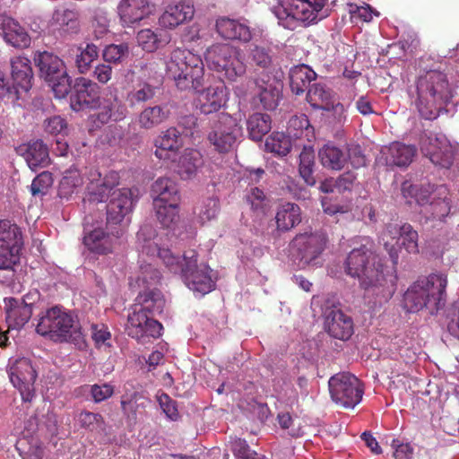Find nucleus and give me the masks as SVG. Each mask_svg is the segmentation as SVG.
<instances>
[{
  "label": "nucleus",
  "instance_id": "7",
  "mask_svg": "<svg viewBox=\"0 0 459 459\" xmlns=\"http://www.w3.org/2000/svg\"><path fill=\"white\" fill-rule=\"evenodd\" d=\"M36 332L55 342L83 341V333L77 316L58 307L46 311L36 325Z\"/></svg>",
  "mask_w": 459,
  "mask_h": 459
},
{
  "label": "nucleus",
  "instance_id": "29",
  "mask_svg": "<svg viewBox=\"0 0 459 459\" xmlns=\"http://www.w3.org/2000/svg\"><path fill=\"white\" fill-rule=\"evenodd\" d=\"M197 107L204 114H211L218 111L226 102L225 88L222 85L209 86L204 90L199 88Z\"/></svg>",
  "mask_w": 459,
  "mask_h": 459
},
{
  "label": "nucleus",
  "instance_id": "55",
  "mask_svg": "<svg viewBox=\"0 0 459 459\" xmlns=\"http://www.w3.org/2000/svg\"><path fill=\"white\" fill-rule=\"evenodd\" d=\"M21 251L0 245V271H8L13 275V266L20 261Z\"/></svg>",
  "mask_w": 459,
  "mask_h": 459
},
{
  "label": "nucleus",
  "instance_id": "9",
  "mask_svg": "<svg viewBox=\"0 0 459 459\" xmlns=\"http://www.w3.org/2000/svg\"><path fill=\"white\" fill-rule=\"evenodd\" d=\"M325 4L326 0H283L278 1L272 11L280 25L294 30L299 22L316 21Z\"/></svg>",
  "mask_w": 459,
  "mask_h": 459
},
{
  "label": "nucleus",
  "instance_id": "35",
  "mask_svg": "<svg viewBox=\"0 0 459 459\" xmlns=\"http://www.w3.org/2000/svg\"><path fill=\"white\" fill-rule=\"evenodd\" d=\"M136 301L135 306L141 310H145L151 316L160 315L166 306V299L157 288L143 290L138 294Z\"/></svg>",
  "mask_w": 459,
  "mask_h": 459
},
{
  "label": "nucleus",
  "instance_id": "33",
  "mask_svg": "<svg viewBox=\"0 0 459 459\" xmlns=\"http://www.w3.org/2000/svg\"><path fill=\"white\" fill-rule=\"evenodd\" d=\"M150 12L149 0H122L118 4V15L126 25L140 22Z\"/></svg>",
  "mask_w": 459,
  "mask_h": 459
},
{
  "label": "nucleus",
  "instance_id": "43",
  "mask_svg": "<svg viewBox=\"0 0 459 459\" xmlns=\"http://www.w3.org/2000/svg\"><path fill=\"white\" fill-rule=\"evenodd\" d=\"M306 98L313 108L324 109L335 98V93L326 85L316 82L308 88Z\"/></svg>",
  "mask_w": 459,
  "mask_h": 459
},
{
  "label": "nucleus",
  "instance_id": "16",
  "mask_svg": "<svg viewBox=\"0 0 459 459\" xmlns=\"http://www.w3.org/2000/svg\"><path fill=\"white\" fill-rule=\"evenodd\" d=\"M9 377L24 402H31L34 397V384L37 372L27 358L17 359L9 369Z\"/></svg>",
  "mask_w": 459,
  "mask_h": 459
},
{
  "label": "nucleus",
  "instance_id": "25",
  "mask_svg": "<svg viewBox=\"0 0 459 459\" xmlns=\"http://www.w3.org/2000/svg\"><path fill=\"white\" fill-rule=\"evenodd\" d=\"M15 150L18 155L25 159L31 169L44 167L49 163L48 149L42 140L20 144Z\"/></svg>",
  "mask_w": 459,
  "mask_h": 459
},
{
  "label": "nucleus",
  "instance_id": "46",
  "mask_svg": "<svg viewBox=\"0 0 459 459\" xmlns=\"http://www.w3.org/2000/svg\"><path fill=\"white\" fill-rule=\"evenodd\" d=\"M156 217L164 228H170L179 218V203H153Z\"/></svg>",
  "mask_w": 459,
  "mask_h": 459
},
{
  "label": "nucleus",
  "instance_id": "38",
  "mask_svg": "<svg viewBox=\"0 0 459 459\" xmlns=\"http://www.w3.org/2000/svg\"><path fill=\"white\" fill-rule=\"evenodd\" d=\"M0 245L22 250L23 235L21 228L10 220H0Z\"/></svg>",
  "mask_w": 459,
  "mask_h": 459
},
{
  "label": "nucleus",
  "instance_id": "13",
  "mask_svg": "<svg viewBox=\"0 0 459 459\" xmlns=\"http://www.w3.org/2000/svg\"><path fill=\"white\" fill-rule=\"evenodd\" d=\"M420 147L436 166L447 169L452 165L454 150L444 135L426 131L420 135Z\"/></svg>",
  "mask_w": 459,
  "mask_h": 459
},
{
  "label": "nucleus",
  "instance_id": "6",
  "mask_svg": "<svg viewBox=\"0 0 459 459\" xmlns=\"http://www.w3.org/2000/svg\"><path fill=\"white\" fill-rule=\"evenodd\" d=\"M204 61L187 49L173 50L166 62V74L182 91L204 87Z\"/></svg>",
  "mask_w": 459,
  "mask_h": 459
},
{
  "label": "nucleus",
  "instance_id": "44",
  "mask_svg": "<svg viewBox=\"0 0 459 459\" xmlns=\"http://www.w3.org/2000/svg\"><path fill=\"white\" fill-rule=\"evenodd\" d=\"M156 88L145 82L136 83L126 92V100L129 107H138L154 98Z\"/></svg>",
  "mask_w": 459,
  "mask_h": 459
},
{
  "label": "nucleus",
  "instance_id": "36",
  "mask_svg": "<svg viewBox=\"0 0 459 459\" xmlns=\"http://www.w3.org/2000/svg\"><path fill=\"white\" fill-rule=\"evenodd\" d=\"M276 229L289 231L301 222L300 208L295 203H283L276 210Z\"/></svg>",
  "mask_w": 459,
  "mask_h": 459
},
{
  "label": "nucleus",
  "instance_id": "20",
  "mask_svg": "<svg viewBox=\"0 0 459 459\" xmlns=\"http://www.w3.org/2000/svg\"><path fill=\"white\" fill-rule=\"evenodd\" d=\"M450 210L451 194L449 189L444 184L436 185L431 202L421 212L427 221H444V219L450 213Z\"/></svg>",
  "mask_w": 459,
  "mask_h": 459
},
{
  "label": "nucleus",
  "instance_id": "14",
  "mask_svg": "<svg viewBox=\"0 0 459 459\" xmlns=\"http://www.w3.org/2000/svg\"><path fill=\"white\" fill-rule=\"evenodd\" d=\"M70 106L74 111L100 107V86L91 79L78 77L71 85Z\"/></svg>",
  "mask_w": 459,
  "mask_h": 459
},
{
  "label": "nucleus",
  "instance_id": "22",
  "mask_svg": "<svg viewBox=\"0 0 459 459\" xmlns=\"http://www.w3.org/2000/svg\"><path fill=\"white\" fill-rule=\"evenodd\" d=\"M195 15V6L189 1H181L167 6L159 22L166 28H176L191 20Z\"/></svg>",
  "mask_w": 459,
  "mask_h": 459
},
{
  "label": "nucleus",
  "instance_id": "41",
  "mask_svg": "<svg viewBox=\"0 0 459 459\" xmlns=\"http://www.w3.org/2000/svg\"><path fill=\"white\" fill-rule=\"evenodd\" d=\"M127 114L126 107L121 100L115 98L106 100L96 115V121L107 125L109 121H123Z\"/></svg>",
  "mask_w": 459,
  "mask_h": 459
},
{
  "label": "nucleus",
  "instance_id": "49",
  "mask_svg": "<svg viewBox=\"0 0 459 459\" xmlns=\"http://www.w3.org/2000/svg\"><path fill=\"white\" fill-rule=\"evenodd\" d=\"M75 420L79 426L89 431H97L105 429L104 417L99 412H92L87 410H82L75 416Z\"/></svg>",
  "mask_w": 459,
  "mask_h": 459
},
{
  "label": "nucleus",
  "instance_id": "51",
  "mask_svg": "<svg viewBox=\"0 0 459 459\" xmlns=\"http://www.w3.org/2000/svg\"><path fill=\"white\" fill-rule=\"evenodd\" d=\"M120 407H122V413L129 425L136 423L137 412L140 407L138 403V394L134 393L130 395H123L120 400Z\"/></svg>",
  "mask_w": 459,
  "mask_h": 459
},
{
  "label": "nucleus",
  "instance_id": "24",
  "mask_svg": "<svg viewBox=\"0 0 459 459\" xmlns=\"http://www.w3.org/2000/svg\"><path fill=\"white\" fill-rule=\"evenodd\" d=\"M6 322L10 328L17 329L25 325L33 315L32 304L14 298L5 299Z\"/></svg>",
  "mask_w": 459,
  "mask_h": 459
},
{
  "label": "nucleus",
  "instance_id": "32",
  "mask_svg": "<svg viewBox=\"0 0 459 459\" xmlns=\"http://www.w3.org/2000/svg\"><path fill=\"white\" fill-rule=\"evenodd\" d=\"M436 186L431 184L414 185L409 181H404L402 184L401 191L406 204L410 205L416 204L422 207L421 211H425L432 200L433 189Z\"/></svg>",
  "mask_w": 459,
  "mask_h": 459
},
{
  "label": "nucleus",
  "instance_id": "26",
  "mask_svg": "<svg viewBox=\"0 0 459 459\" xmlns=\"http://www.w3.org/2000/svg\"><path fill=\"white\" fill-rule=\"evenodd\" d=\"M253 95L259 100L264 108L274 109L281 100V87L274 80L256 78Z\"/></svg>",
  "mask_w": 459,
  "mask_h": 459
},
{
  "label": "nucleus",
  "instance_id": "30",
  "mask_svg": "<svg viewBox=\"0 0 459 459\" xmlns=\"http://www.w3.org/2000/svg\"><path fill=\"white\" fill-rule=\"evenodd\" d=\"M152 193L153 204H180L178 186L170 178L162 177L156 179L152 186Z\"/></svg>",
  "mask_w": 459,
  "mask_h": 459
},
{
  "label": "nucleus",
  "instance_id": "63",
  "mask_svg": "<svg viewBox=\"0 0 459 459\" xmlns=\"http://www.w3.org/2000/svg\"><path fill=\"white\" fill-rule=\"evenodd\" d=\"M91 394L96 403L110 398L115 392L114 386L110 384L93 385L91 386Z\"/></svg>",
  "mask_w": 459,
  "mask_h": 459
},
{
  "label": "nucleus",
  "instance_id": "50",
  "mask_svg": "<svg viewBox=\"0 0 459 459\" xmlns=\"http://www.w3.org/2000/svg\"><path fill=\"white\" fill-rule=\"evenodd\" d=\"M79 54L76 55L75 65L80 74H86L91 63L99 56V49L93 44H88L86 48L82 50L78 48Z\"/></svg>",
  "mask_w": 459,
  "mask_h": 459
},
{
  "label": "nucleus",
  "instance_id": "52",
  "mask_svg": "<svg viewBox=\"0 0 459 459\" xmlns=\"http://www.w3.org/2000/svg\"><path fill=\"white\" fill-rule=\"evenodd\" d=\"M218 212L219 199H215V197H207L200 204L197 210H195V213H197L201 223L210 221L216 218Z\"/></svg>",
  "mask_w": 459,
  "mask_h": 459
},
{
  "label": "nucleus",
  "instance_id": "61",
  "mask_svg": "<svg viewBox=\"0 0 459 459\" xmlns=\"http://www.w3.org/2000/svg\"><path fill=\"white\" fill-rule=\"evenodd\" d=\"M5 42L17 48H27L30 46L31 38L27 30L20 24V29H13Z\"/></svg>",
  "mask_w": 459,
  "mask_h": 459
},
{
  "label": "nucleus",
  "instance_id": "27",
  "mask_svg": "<svg viewBox=\"0 0 459 459\" xmlns=\"http://www.w3.org/2000/svg\"><path fill=\"white\" fill-rule=\"evenodd\" d=\"M216 30L222 39L249 42L252 34L249 27L237 20L221 17L216 20Z\"/></svg>",
  "mask_w": 459,
  "mask_h": 459
},
{
  "label": "nucleus",
  "instance_id": "53",
  "mask_svg": "<svg viewBox=\"0 0 459 459\" xmlns=\"http://www.w3.org/2000/svg\"><path fill=\"white\" fill-rule=\"evenodd\" d=\"M54 18L65 31L76 32L78 30V14L74 11L66 9L62 12H56Z\"/></svg>",
  "mask_w": 459,
  "mask_h": 459
},
{
  "label": "nucleus",
  "instance_id": "1",
  "mask_svg": "<svg viewBox=\"0 0 459 459\" xmlns=\"http://www.w3.org/2000/svg\"><path fill=\"white\" fill-rule=\"evenodd\" d=\"M352 249L344 261L347 274L359 280L360 287L368 296L376 298L379 303L388 300L394 292L391 280L384 272V264L374 250V242L368 237L357 236Z\"/></svg>",
  "mask_w": 459,
  "mask_h": 459
},
{
  "label": "nucleus",
  "instance_id": "64",
  "mask_svg": "<svg viewBox=\"0 0 459 459\" xmlns=\"http://www.w3.org/2000/svg\"><path fill=\"white\" fill-rule=\"evenodd\" d=\"M347 160H349L354 168L365 166V156L361 146L356 143L349 144L347 147Z\"/></svg>",
  "mask_w": 459,
  "mask_h": 459
},
{
  "label": "nucleus",
  "instance_id": "45",
  "mask_svg": "<svg viewBox=\"0 0 459 459\" xmlns=\"http://www.w3.org/2000/svg\"><path fill=\"white\" fill-rule=\"evenodd\" d=\"M299 173L307 185L314 186L316 178L313 175L315 167V152L310 146H304L299 156Z\"/></svg>",
  "mask_w": 459,
  "mask_h": 459
},
{
  "label": "nucleus",
  "instance_id": "37",
  "mask_svg": "<svg viewBox=\"0 0 459 459\" xmlns=\"http://www.w3.org/2000/svg\"><path fill=\"white\" fill-rule=\"evenodd\" d=\"M316 78V74L307 65H300L290 70V88L292 93L300 95L308 90L310 82Z\"/></svg>",
  "mask_w": 459,
  "mask_h": 459
},
{
  "label": "nucleus",
  "instance_id": "19",
  "mask_svg": "<svg viewBox=\"0 0 459 459\" xmlns=\"http://www.w3.org/2000/svg\"><path fill=\"white\" fill-rule=\"evenodd\" d=\"M110 233L101 228L94 229L83 237L84 246L98 255H107L113 252L116 240L123 235L122 229H109Z\"/></svg>",
  "mask_w": 459,
  "mask_h": 459
},
{
  "label": "nucleus",
  "instance_id": "48",
  "mask_svg": "<svg viewBox=\"0 0 459 459\" xmlns=\"http://www.w3.org/2000/svg\"><path fill=\"white\" fill-rule=\"evenodd\" d=\"M265 149L278 156H286L290 152L291 142L284 133L276 132L266 139Z\"/></svg>",
  "mask_w": 459,
  "mask_h": 459
},
{
  "label": "nucleus",
  "instance_id": "62",
  "mask_svg": "<svg viewBox=\"0 0 459 459\" xmlns=\"http://www.w3.org/2000/svg\"><path fill=\"white\" fill-rule=\"evenodd\" d=\"M128 54V46L126 44L109 45L103 51V58L108 63L119 64Z\"/></svg>",
  "mask_w": 459,
  "mask_h": 459
},
{
  "label": "nucleus",
  "instance_id": "5",
  "mask_svg": "<svg viewBox=\"0 0 459 459\" xmlns=\"http://www.w3.org/2000/svg\"><path fill=\"white\" fill-rule=\"evenodd\" d=\"M444 273H432L414 281L403 295V307L416 313L427 307L433 314L444 304L446 287Z\"/></svg>",
  "mask_w": 459,
  "mask_h": 459
},
{
  "label": "nucleus",
  "instance_id": "18",
  "mask_svg": "<svg viewBox=\"0 0 459 459\" xmlns=\"http://www.w3.org/2000/svg\"><path fill=\"white\" fill-rule=\"evenodd\" d=\"M327 241L325 233L316 231L299 234L291 243L300 261L308 264L322 254L326 247Z\"/></svg>",
  "mask_w": 459,
  "mask_h": 459
},
{
  "label": "nucleus",
  "instance_id": "12",
  "mask_svg": "<svg viewBox=\"0 0 459 459\" xmlns=\"http://www.w3.org/2000/svg\"><path fill=\"white\" fill-rule=\"evenodd\" d=\"M332 400L344 408H354L363 398V384L350 373H339L329 379Z\"/></svg>",
  "mask_w": 459,
  "mask_h": 459
},
{
  "label": "nucleus",
  "instance_id": "56",
  "mask_svg": "<svg viewBox=\"0 0 459 459\" xmlns=\"http://www.w3.org/2000/svg\"><path fill=\"white\" fill-rule=\"evenodd\" d=\"M249 58L254 65L263 69L269 68L273 64L271 49L262 46H254L250 49Z\"/></svg>",
  "mask_w": 459,
  "mask_h": 459
},
{
  "label": "nucleus",
  "instance_id": "60",
  "mask_svg": "<svg viewBox=\"0 0 459 459\" xmlns=\"http://www.w3.org/2000/svg\"><path fill=\"white\" fill-rule=\"evenodd\" d=\"M5 42L17 48H27L30 46L31 38L27 30L20 24V29H13Z\"/></svg>",
  "mask_w": 459,
  "mask_h": 459
},
{
  "label": "nucleus",
  "instance_id": "4",
  "mask_svg": "<svg viewBox=\"0 0 459 459\" xmlns=\"http://www.w3.org/2000/svg\"><path fill=\"white\" fill-rule=\"evenodd\" d=\"M155 251L171 272L182 274L186 284L194 292L204 296L214 289L215 283L211 276L212 270L205 264H198L195 249L186 251L183 257L174 255L169 248L157 246H155Z\"/></svg>",
  "mask_w": 459,
  "mask_h": 459
},
{
  "label": "nucleus",
  "instance_id": "8",
  "mask_svg": "<svg viewBox=\"0 0 459 459\" xmlns=\"http://www.w3.org/2000/svg\"><path fill=\"white\" fill-rule=\"evenodd\" d=\"M208 67L228 82H236L247 74V64L241 52L228 44H214L204 52Z\"/></svg>",
  "mask_w": 459,
  "mask_h": 459
},
{
  "label": "nucleus",
  "instance_id": "23",
  "mask_svg": "<svg viewBox=\"0 0 459 459\" xmlns=\"http://www.w3.org/2000/svg\"><path fill=\"white\" fill-rule=\"evenodd\" d=\"M154 145V154L159 160H170L182 146L181 134L177 128L170 127L161 132L155 139Z\"/></svg>",
  "mask_w": 459,
  "mask_h": 459
},
{
  "label": "nucleus",
  "instance_id": "3",
  "mask_svg": "<svg viewBox=\"0 0 459 459\" xmlns=\"http://www.w3.org/2000/svg\"><path fill=\"white\" fill-rule=\"evenodd\" d=\"M416 107L424 119H437L452 101L454 91L446 75L437 70L428 71L417 80Z\"/></svg>",
  "mask_w": 459,
  "mask_h": 459
},
{
  "label": "nucleus",
  "instance_id": "39",
  "mask_svg": "<svg viewBox=\"0 0 459 459\" xmlns=\"http://www.w3.org/2000/svg\"><path fill=\"white\" fill-rule=\"evenodd\" d=\"M417 153L414 145H406L402 143H393L388 147V156L386 162L397 167H407L411 163Z\"/></svg>",
  "mask_w": 459,
  "mask_h": 459
},
{
  "label": "nucleus",
  "instance_id": "54",
  "mask_svg": "<svg viewBox=\"0 0 459 459\" xmlns=\"http://www.w3.org/2000/svg\"><path fill=\"white\" fill-rule=\"evenodd\" d=\"M138 45L146 52H154L160 44V39L156 32L151 29H143L136 36Z\"/></svg>",
  "mask_w": 459,
  "mask_h": 459
},
{
  "label": "nucleus",
  "instance_id": "58",
  "mask_svg": "<svg viewBox=\"0 0 459 459\" xmlns=\"http://www.w3.org/2000/svg\"><path fill=\"white\" fill-rule=\"evenodd\" d=\"M53 184L52 174L49 171H42L38 174L33 179L30 191L31 194L36 195H44L48 193V189Z\"/></svg>",
  "mask_w": 459,
  "mask_h": 459
},
{
  "label": "nucleus",
  "instance_id": "11",
  "mask_svg": "<svg viewBox=\"0 0 459 459\" xmlns=\"http://www.w3.org/2000/svg\"><path fill=\"white\" fill-rule=\"evenodd\" d=\"M34 65L39 69V76L51 86L56 97L64 98L68 94L71 78L58 56L47 51L38 52L34 55Z\"/></svg>",
  "mask_w": 459,
  "mask_h": 459
},
{
  "label": "nucleus",
  "instance_id": "10",
  "mask_svg": "<svg viewBox=\"0 0 459 459\" xmlns=\"http://www.w3.org/2000/svg\"><path fill=\"white\" fill-rule=\"evenodd\" d=\"M394 265L398 264L400 249L408 254L420 253L419 233L410 223H387L380 237Z\"/></svg>",
  "mask_w": 459,
  "mask_h": 459
},
{
  "label": "nucleus",
  "instance_id": "21",
  "mask_svg": "<svg viewBox=\"0 0 459 459\" xmlns=\"http://www.w3.org/2000/svg\"><path fill=\"white\" fill-rule=\"evenodd\" d=\"M327 333L333 338L349 340L354 333V322L351 316L340 309L331 310L325 317Z\"/></svg>",
  "mask_w": 459,
  "mask_h": 459
},
{
  "label": "nucleus",
  "instance_id": "40",
  "mask_svg": "<svg viewBox=\"0 0 459 459\" xmlns=\"http://www.w3.org/2000/svg\"><path fill=\"white\" fill-rule=\"evenodd\" d=\"M247 129L253 141L260 142L271 131L272 118L266 113L255 112L247 120Z\"/></svg>",
  "mask_w": 459,
  "mask_h": 459
},
{
  "label": "nucleus",
  "instance_id": "47",
  "mask_svg": "<svg viewBox=\"0 0 459 459\" xmlns=\"http://www.w3.org/2000/svg\"><path fill=\"white\" fill-rule=\"evenodd\" d=\"M82 178L77 169H69L65 171L58 186V195L61 198H68L75 188L82 185Z\"/></svg>",
  "mask_w": 459,
  "mask_h": 459
},
{
  "label": "nucleus",
  "instance_id": "34",
  "mask_svg": "<svg viewBox=\"0 0 459 459\" xmlns=\"http://www.w3.org/2000/svg\"><path fill=\"white\" fill-rule=\"evenodd\" d=\"M170 111L166 105L148 106L137 116V125L141 129L151 130L163 124L169 117Z\"/></svg>",
  "mask_w": 459,
  "mask_h": 459
},
{
  "label": "nucleus",
  "instance_id": "59",
  "mask_svg": "<svg viewBox=\"0 0 459 459\" xmlns=\"http://www.w3.org/2000/svg\"><path fill=\"white\" fill-rule=\"evenodd\" d=\"M139 281L144 287V290L157 288L161 281V273L160 270L153 267L152 264H146L142 267L141 276Z\"/></svg>",
  "mask_w": 459,
  "mask_h": 459
},
{
  "label": "nucleus",
  "instance_id": "42",
  "mask_svg": "<svg viewBox=\"0 0 459 459\" xmlns=\"http://www.w3.org/2000/svg\"><path fill=\"white\" fill-rule=\"evenodd\" d=\"M318 157L322 165L330 169L341 170L347 163L346 153L339 147L327 143L318 152Z\"/></svg>",
  "mask_w": 459,
  "mask_h": 459
},
{
  "label": "nucleus",
  "instance_id": "2",
  "mask_svg": "<svg viewBox=\"0 0 459 459\" xmlns=\"http://www.w3.org/2000/svg\"><path fill=\"white\" fill-rule=\"evenodd\" d=\"M91 186H97L90 192L91 202H106L107 227L108 229L124 228L129 221V215L133 212L137 200L136 188H116L119 185V174L116 171L108 172L103 178L101 174L95 170L91 173Z\"/></svg>",
  "mask_w": 459,
  "mask_h": 459
},
{
  "label": "nucleus",
  "instance_id": "17",
  "mask_svg": "<svg viewBox=\"0 0 459 459\" xmlns=\"http://www.w3.org/2000/svg\"><path fill=\"white\" fill-rule=\"evenodd\" d=\"M238 133L239 129L232 118L222 115L212 126L207 140L218 152L227 153L235 146Z\"/></svg>",
  "mask_w": 459,
  "mask_h": 459
},
{
  "label": "nucleus",
  "instance_id": "57",
  "mask_svg": "<svg viewBox=\"0 0 459 459\" xmlns=\"http://www.w3.org/2000/svg\"><path fill=\"white\" fill-rule=\"evenodd\" d=\"M246 200L253 211L264 213L267 206V199L264 190L259 187H252L247 194Z\"/></svg>",
  "mask_w": 459,
  "mask_h": 459
},
{
  "label": "nucleus",
  "instance_id": "15",
  "mask_svg": "<svg viewBox=\"0 0 459 459\" xmlns=\"http://www.w3.org/2000/svg\"><path fill=\"white\" fill-rule=\"evenodd\" d=\"M145 310H141L134 306L133 311L128 314L125 330L128 336L136 340L144 337L158 338L161 335L162 325L153 319Z\"/></svg>",
  "mask_w": 459,
  "mask_h": 459
},
{
  "label": "nucleus",
  "instance_id": "31",
  "mask_svg": "<svg viewBox=\"0 0 459 459\" xmlns=\"http://www.w3.org/2000/svg\"><path fill=\"white\" fill-rule=\"evenodd\" d=\"M11 67L12 78L16 91H30L34 78L30 60L24 56H16L11 60Z\"/></svg>",
  "mask_w": 459,
  "mask_h": 459
},
{
  "label": "nucleus",
  "instance_id": "28",
  "mask_svg": "<svg viewBox=\"0 0 459 459\" xmlns=\"http://www.w3.org/2000/svg\"><path fill=\"white\" fill-rule=\"evenodd\" d=\"M204 165V156L200 151L193 148H186L179 155L175 163L174 171L182 179H190L196 176L199 168Z\"/></svg>",
  "mask_w": 459,
  "mask_h": 459
}]
</instances>
